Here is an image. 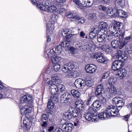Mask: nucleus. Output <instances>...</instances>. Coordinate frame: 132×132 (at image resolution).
Wrapping results in <instances>:
<instances>
[{
    "mask_svg": "<svg viewBox=\"0 0 132 132\" xmlns=\"http://www.w3.org/2000/svg\"><path fill=\"white\" fill-rule=\"evenodd\" d=\"M105 92L104 86L101 84L97 86L95 92V95L98 100L103 104L106 103V99L104 97Z\"/></svg>",
    "mask_w": 132,
    "mask_h": 132,
    "instance_id": "nucleus-1",
    "label": "nucleus"
},
{
    "mask_svg": "<svg viewBox=\"0 0 132 132\" xmlns=\"http://www.w3.org/2000/svg\"><path fill=\"white\" fill-rule=\"evenodd\" d=\"M69 47V44L66 41L61 42L59 45L56 46L52 49H51L50 52L48 53V55H50L51 53V55L55 53L60 54L62 53L63 51V48L64 47Z\"/></svg>",
    "mask_w": 132,
    "mask_h": 132,
    "instance_id": "nucleus-2",
    "label": "nucleus"
},
{
    "mask_svg": "<svg viewBox=\"0 0 132 132\" xmlns=\"http://www.w3.org/2000/svg\"><path fill=\"white\" fill-rule=\"evenodd\" d=\"M112 106V108L110 106L108 107L107 110L104 112H102L100 113L98 115V117L102 119H104L106 118H109L112 115V113H113V112L115 111V107L113 108V106Z\"/></svg>",
    "mask_w": 132,
    "mask_h": 132,
    "instance_id": "nucleus-3",
    "label": "nucleus"
},
{
    "mask_svg": "<svg viewBox=\"0 0 132 132\" xmlns=\"http://www.w3.org/2000/svg\"><path fill=\"white\" fill-rule=\"evenodd\" d=\"M60 100L62 103L66 104H70L72 101V96L69 93L66 92L61 95Z\"/></svg>",
    "mask_w": 132,
    "mask_h": 132,
    "instance_id": "nucleus-4",
    "label": "nucleus"
},
{
    "mask_svg": "<svg viewBox=\"0 0 132 132\" xmlns=\"http://www.w3.org/2000/svg\"><path fill=\"white\" fill-rule=\"evenodd\" d=\"M126 41H119L117 40H114L111 42V45L114 48H118L120 49L122 48L126 44Z\"/></svg>",
    "mask_w": 132,
    "mask_h": 132,
    "instance_id": "nucleus-5",
    "label": "nucleus"
},
{
    "mask_svg": "<svg viewBox=\"0 0 132 132\" xmlns=\"http://www.w3.org/2000/svg\"><path fill=\"white\" fill-rule=\"evenodd\" d=\"M112 102L116 104L117 110L118 111L120 110L125 104L122 98L118 96L113 98L112 100Z\"/></svg>",
    "mask_w": 132,
    "mask_h": 132,
    "instance_id": "nucleus-6",
    "label": "nucleus"
},
{
    "mask_svg": "<svg viewBox=\"0 0 132 132\" xmlns=\"http://www.w3.org/2000/svg\"><path fill=\"white\" fill-rule=\"evenodd\" d=\"M124 64V62L121 59L114 61L112 65V69L114 71L118 70L121 68Z\"/></svg>",
    "mask_w": 132,
    "mask_h": 132,
    "instance_id": "nucleus-7",
    "label": "nucleus"
},
{
    "mask_svg": "<svg viewBox=\"0 0 132 132\" xmlns=\"http://www.w3.org/2000/svg\"><path fill=\"white\" fill-rule=\"evenodd\" d=\"M7 89V87L0 82V90L1 92V93H0V99L8 97Z\"/></svg>",
    "mask_w": 132,
    "mask_h": 132,
    "instance_id": "nucleus-8",
    "label": "nucleus"
},
{
    "mask_svg": "<svg viewBox=\"0 0 132 132\" xmlns=\"http://www.w3.org/2000/svg\"><path fill=\"white\" fill-rule=\"evenodd\" d=\"M20 102L21 103H26L30 105L33 103L32 98L28 95H25L23 96L20 99Z\"/></svg>",
    "mask_w": 132,
    "mask_h": 132,
    "instance_id": "nucleus-9",
    "label": "nucleus"
},
{
    "mask_svg": "<svg viewBox=\"0 0 132 132\" xmlns=\"http://www.w3.org/2000/svg\"><path fill=\"white\" fill-rule=\"evenodd\" d=\"M32 110L31 105H26L23 106L20 110L22 115L27 114L30 113Z\"/></svg>",
    "mask_w": 132,
    "mask_h": 132,
    "instance_id": "nucleus-10",
    "label": "nucleus"
},
{
    "mask_svg": "<svg viewBox=\"0 0 132 132\" xmlns=\"http://www.w3.org/2000/svg\"><path fill=\"white\" fill-rule=\"evenodd\" d=\"M74 84L75 86L78 88H83L85 87L84 80L80 78L76 79Z\"/></svg>",
    "mask_w": 132,
    "mask_h": 132,
    "instance_id": "nucleus-11",
    "label": "nucleus"
},
{
    "mask_svg": "<svg viewBox=\"0 0 132 132\" xmlns=\"http://www.w3.org/2000/svg\"><path fill=\"white\" fill-rule=\"evenodd\" d=\"M73 128V125L70 122H65L62 126V128L67 132H71Z\"/></svg>",
    "mask_w": 132,
    "mask_h": 132,
    "instance_id": "nucleus-12",
    "label": "nucleus"
},
{
    "mask_svg": "<svg viewBox=\"0 0 132 132\" xmlns=\"http://www.w3.org/2000/svg\"><path fill=\"white\" fill-rule=\"evenodd\" d=\"M95 66L92 64H88L85 67V69L87 73H93L95 72L96 70Z\"/></svg>",
    "mask_w": 132,
    "mask_h": 132,
    "instance_id": "nucleus-13",
    "label": "nucleus"
},
{
    "mask_svg": "<svg viewBox=\"0 0 132 132\" xmlns=\"http://www.w3.org/2000/svg\"><path fill=\"white\" fill-rule=\"evenodd\" d=\"M56 99H57V98L56 97L53 96H51L50 99L49 100L47 105L48 108L52 109L54 108L55 100Z\"/></svg>",
    "mask_w": 132,
    "mask_h": 132,
    "instance_id": "nucleus-14",
    "label": "nucleus"
},
{
    "mask_svg": "<svg viewBox=\"0 0 132 132\" xmlns=\"http://www.w3.org/2000/svg\"><path fill=\"white\" fill-rule=\"evenodd\" d=\"M102 102L99 100H96L93 103L92 105L95 108L96 110H99L102 108Z\"/></svg>",
    "mask_w": 132,
    "mask_h": 132,
    "instance_id": "nucleus-15",
    "label": "nucleus"
},
{
    "mask_svg": "<svg viewBox=\"0 0 132 132\" xmlns=\"http://www.w3.org/2000/svg\"><path fill=\"white\" fill-rule=\"evenodd\" d=\"M114 4L115 5L114 9L120 7H122L125 5V0H114Z\"/></svg>",
    "mask_w": 132,
    "mask_h": 132,
    "instance_id": "nucleus-16",
    "label": "nucleus"
},
{
    "mask_svg": "<svg viewBox=\"0 0 132 132\" xmlns=\"http://www.w3.org/2000/svg\"><path fill=\"white\" fill-rule=\"evenodd\" d=\"M55 84L57 85V87L59 92H62L64 91L65 89V86L60 82V80L55 81Z\"/></svg>",
    "mask_w": 132,
    "mask_h": 132,
    "instance_id": "nucleus-17",
    "label": "nucleus"
},
{
    "mask_svg": "<svg viewBox=\"0 0 132 132\" xmlns=\"http://www.w3.org/2000/svg\"><path fill=\"white\" fill-rule=\"evenodd\" d=\"M116 11V15H117L116 17L120 16L121 17H125L126 15V13L122 10L116 8L115 9Z\"/></svg>",
    "mask_w": 132,
    "mask_h": 132,
    "instance_id": "nucleus-18",
    "label": "nucleus"
},
{
    "mask_svg": "<svg viewBox=\"0 0 132 132\" xmlns=\"http://www.w3.org/2000/svg\"><path fill=\"white\" fill-rule=\"evenodd\" d=\"M107 90H108L109 91V93H110V95L107 96L109 98H112L113 97V94H116L117 92L116 89L114 86L111 87L110 88H108Z\"/></svg>",
    "mask_w": 132,
    "mask_h": 132,
    "instance_id": "nucleus-19",
    "label": "nucleus"
},
{
    "mask_svg": "<svg viewBox=\"0 0 132 132\" xmlns=\"http://www.w3.org/2000/svg\"><path fill=\"white\" fill-rule=\"evenodd\" d=\"M52 53L50 54V55H48V56H50L51 55V60L53 63H57L61 60L60 57H58L57 55H53V54L51 55ZM54 54H53V55Z\"/></svg>",
    "mask_w": 132,
    "mask_h": 132,
    "instance_id": "nucleus-20",
    "label": "nucleus"
},
{
    "mask_svg": "<svg viewBox=\"0 0 132 132\" xmlns=\"http://www.w3.org/2000/svg\"><path fill=\"white\" fill-rule=\"evenodd\" d=\"M127 71L124 68L118 71V75L120 77V79H122L124 78L127 74Z\"/></svg>",
    "mask_w": 132,
    "mask_h": 132,
    "instance_id": "nucleus-21",
    "label": "nucleus"
},
{
    "mask_svg": "<svg viewBox=\"0 0 132 132\" xmlns=\"http://www.w3.org/2000/svg\"><path fill=\"white\" fill-rule=\"evenodd\" d=\"M113 10L111 7H109L107 10V13L108 15L111 17L114 18L117 16L116 13H113Z\"/></svg>",
    "mask_w": 132,
    "mask_h": 132,
    "instance_id": "nucleus-22",
    "label": "nucleus"
},
{
    "mask_svg": "<svg viewBox=\"0 0 132 132\" xmlns=\"http://www.w3.org/2000/svg\"><path fill=\"white\" fill-rule=\"evenodd\" d=\"M84 47H86V50L88 51L93 52L95 50V46L93 45H92L91 43H89L86 45H84Z\"/></svg>",
    "mask_w": 132,
    "mask_h": 132,
    "instance_id": "nucleus-23",
    "label": "nucleus"
},
{
    "mask_svg": "<svg viewBox=\"0 0 132 132\" xmlns=\"http://www.w3.org/2000/svg\"><path fill=\"white\" fill-rule=\"evenodd\" d=\"M108 25L105 22H101L99 26V27L100 31L101 30H104V31H106L107 30Z\"/></svg>",
    "mask_w": 132,
    "mask_h": 132,
    "instance_id": "nucleus-24",
    "label": "nucleus"
},
{
    "mask_svg": "<svg viewBox=\"0 0 132 132\" xmlns=\"http://www.w3.org/2000/svg\"><path fill=\"white\" fill-rule=\"evenodd\" d=\"M71 112H66L64 113L63 114V117L65 120H69L72 118V115L71 114Z\"/></svg>",
    "mask_w": 132,
    "mask_h": 132,
    "instance_id": "nucleus-25",
    "label": "nucleus"
},
{
    "mask_svg": "<svg viewBox=\"0 0 132 132\" xmlns=\"http://www.w3.org/2000/svg\"><path fill=\"white\" fill-rule=\"evenodd\" d=\"M122 23L119 22H116L115 24H114L113 29L114 30H118L121 29L122 28Z\"/></svg>",
    "mask_w": 132,
    "mask_h": 132,
    "instance_id": "nucleus-26",
    "label": "nucleus"
},
{
    "mask_svg": "<svg viewBox=\"0 0 132 132\" xmlns=\"http://www.w3.org/2000/svg\"><path fill=\"white\" fill-rule=\"evenodd\" d=\"M65 40L64 41H66L67 43L69 44V46L70 45V43L72 41V39L73 38V36L72 34H69L65 37Z\"/></svg>",
    "mask_w": 132,
    "mask_h": 132,
    "instance_id": "nucleus-27",
    "label": "nucleus"
},
{
    "mask_svg": "<svg viewBox=\"0 0 132 132\" xmlns=\"http://www.w3.org/2000/svg\"><path fill=\"white\" fill-rule=\"evenodd\" d=\"M71 114L72 117H77L78 116L80 117L81 114L80 111L77 109H74L71 112Z\"/></svg>",
    "mask_w": 132,
    "mask_h": 132,
    "instance_id": "nucleus-28",
    "label": "nucleus"
},
{
    "mask_svg": "<svg viewBox=\"0 0 132 132\" xmlns=\"http://www.w3.org/2000/svg\"><path fill=\"white\" fill-rule=\"evenodd\" d=\"M106 35L103 34L102 35H97V41L99 42H103V41L106 40V38L105 37Z\"/></svg>",
    "mask_w": 132,
    "mask_h": 132,
    "instance_id": "nucleus-29",
    "label": "nucleus"
},
{
    "mask_svg": "<svg viewBox=\"0 0 132 132\" xmlns=\"http://www.w3.org/2000/svg\"><path fill=\"white\" fill-rule=\"evenodd\" d=\"M71 92L72 95L76 98H79L80 95L79 92L75 90H71Z\"/></svg>",
    "mask_w": 132,
    "mask_h": 132,
    "instance_id": "nucleus-30",
    "label": "nucleus"
},
{
    "mask_svg": "<svg viewBox=\"0 0 132 132\" xmlns=\"http://www.w3.org/2000/svg\"><path fill=\"white\" fill-rule=\"evenodd\" d=\"M102 55V54L101 52H97L96 53H93L90 54V56L92 58L96 59V60L99 57Z\"/></svg>",
    "mask_w": 132,
    "mask_h": 132,
    "instance_id": "nucleus-31",
    "label": "nucleus"
},
{
    "mask_svg": "<svg viewBox=\"0 0 132 132\" xmlns=\"http://www.w3.org/2000/svg\"><path fill=\"white\" fill-rule=\"evenodd\" d=\"M77 14L75 13H72L70 12H68L66 14V16L69 18L75 19L77 17Z\"/></svg>",
    "mask_w": 132,
    "mask_h": 132,
    "instance_id": "nucleus-32",
    "label": "nucleus"
},
{
    "mask_svg": "<svg viewBox=\"0 0 132 132\" xmlns=\"http://www.w3.org/2000/svg\"><path fill=\"white\" fill-rule=\"evenodd\" d=\"M94 1L92 0L90 1H87V2L84 1L82 2V3L84 5V6H86L87 7H89L92 6L94 3Z\"/></svg>",
    "mask_w": 132,
    "mask_h": 132,
    "instance_id": "nucleus-33",
    "label": "nucleus"
},
{
    "mask_svg": "<svg viewBox=\"0 0 132 132\" xmlns=\"http://www.w3.org/2000/svg\"><path fill=\"white\" fill-rule=\"evenodd\" d=\"M93 116L91 114V113H90L86 112L84 114V117L86 120L89 121L92 119V117Z\"/></svg>",
    "mask_w": 132,
    "mask_h": 132,
    "instance_id": "nucleus-34",
    "label": "nucleus"
},
{
    "mask_svg": "<svg viewBox=\"0 0 132 132\" xmlns=\"http://www.w3.org/2000/svg\"><path fill=\"white\" fill-rule=\"evenodd\" d=\"M76 73H77L76 72L74 71H69L66 73L67 75L69 77L71 78L72 76H73L74 77H76L77 76V75H76L75 76V74H76Z\"/></svg>",
    "mask_w": 132,
    "mask_h": 132,
    "instance_id": "nucleus-35",
    "label": "nucleus"
},
{
    "mask_svg": "<svg viewBox=\"0 0 132 132\" xmlns=\"http://www.w3.org/2000/svg\"><path fill=\"white\" fill-rule=\"evenodd\" d=\"M88 18L89 20L93 21H94L96 19L95 14L93 13H89L88 14Z\"/></svg>",
    "mask_w": 132,
    "mask_h": 132,
    "instance_id": "nucleus-36",
    "label": "nucleus"
},
{
    "mask_svg": "<svg viewBox=\"0 0 132 132\" xmlns=\"http://www.w3.org/2000/svg\"><path fill=\"white\" fill-rule=\"evenodd\" d=\"M67 65L68 67L69 70L73 69L75 67V63L73 61H71L68 62L67 64Z\"/></svg>",
    "mask_w": 132,
    "mask_h": 132,
    "instance_id": "nucleus-37",
    "label": "nucleus"
},
{
    "mask_svg": "<svg viewBox=\"0 0 132 132\" xmlns=\"http://www.w3.org/2000/svg\"><path fill=\"white\" fill-rule=\"evenodd\" d=\"M85 83V87L86 85L89 87H91L93 85V82L92 81L86 79L84 80Z\"/></svg>",
    "mask_w": 132,
    "mask_h": 132,
    "instance_id": "nucleus-38",
    "label": "nucleus"
},
{
    "mask_svg": "<svg viewBox=\"0 0 132 132\" xmlns=\"http://www.w3.org/2000/svg\"><path fill=\"white\" fill-rule=\"evenodd\" d=\"M77 17H76L75 19V20H76V21H77L78 23H83L85 22V20L82 17H80L79 16L77 15Z\"/></svg>",
    "mask_w": 132,
    "mask_h": 132,
    "instance_id": "nucleus-39",
    "label": "nucleus"
},
{
    "mask_svg": "<svg viewBox=\"0 0 132 132\" xmlns=\"http://www.w3.org/2000/svg\"><path fill=\"white\" fill-rule=\"evenodd\" d=\"M37 8H39L40 10L44 11H47L48 12L47 8L46 6L42 4H39L37 6Z\"/></svg>",
    "mask_w": 132,
    "mask_h": 132,
    "instance_id": "nucleus-40",
    "label": "nucleus"
},
{
    "mask_svg": "<svg viewBox=\"0 0 132 132\" xmlns=\"http://www.w3.org/2000/svg\"><path fill=\"white\" fill-rule=\"evenodd\" d=\"M117 80V78L114 77H112L109 80L108 82L109 84L113 85L115 84Z\"/></svg>",
    "mask_w": 132,
    "mask_h": 132,
    "instance_id": "nucleus-41",
    "label": "nucleus"
},
{
    "mask_svg": "<svg viewBox=\"0 0 132 132\" xmlns=\"http://www.w3.org/2000/svg\"><path fill=\"white\" fill-rule=\"evenodd\" d=\"M57 9L56 7L54 5H51L50 7L47 8L48 12H52L55 11H56Z\"/></svg>",
    "mask_w": 132,
    "mask_h": 132,
    "instance_id": "nucleus-42",
    "label": "nucleus"
},
{
    "mask_svg": "<svg viewBox=\"0 0 132 132\" xmlns=\"http://www.w3.org/2000/svg\"><path fill=\"white\" fill-rule=\"evenodd\" d=\"M48 115L46 114H43L41 117V121H47L48 119Z\"/></svg>",
    "mask_w": 132,
    "mask_h": 132,
    "instance_id": "nucleus-43",
    "label": "nucleus"
},
{
    "mask_svg": "<svg viewBox=\"0 0 132 132\" xmlns=\"http://www.w3.org/2000/svg\"><path fill=\"white\" fill-rule=\"evenodd\" d=\"M91 31L93 33L97 34L100 31L99 27L97 26L93 27L91 29Z\"/></svg>",
    "mask_w": 132,
    "mask_h": 132,
    "instance_id": "nucleus-44",
    "label": "nucleus"
},
{
    "mask_svg": "<svg viewBox=\"0 0 132 132\" xmlns=\"http://www.w3.org/2000/svg\"><path fill=\"white\" fill-rule=\"evenodd\" d=\"M45 81L46 82V85H51L54 84L52 80H50V79L48 78H46L45 79Z\"/></svg>",
    "mask_w": 132,
    "mask_h": 132,
    "instance_id": "nucleus-45",
    "label": "nucleus"
},
{
    "mask_svg": "<svg viewBox=\"0 0 132 132\" xmlns=\"http://www.w3.org/2000/svg\"><path fill=\"white\" fill-rule=\"evenodd\" d=\"M128 57V56L127 55L125 54H122L121 55H119L118 59H121L123 62L124 60H126L127 59Z\"/></svg>",
    "mask_w": 132,
    "mask_h": 132,
    "instance_id": "nucleus-46",
    "label": "nucleus"
},
{
    "mask_svg": "<svg viewBox=\"0 0 132 132\" xmlns=\"http://www.w3.org/2000/svg\"><path fill=\"white\" fill-rule=\"evenodd\" d=\"M96 110L95 109H94L92 107H90L88 110V112H87L89 113H91L92 115H93Z\"/></svg>",
    "mask_w": 132,
    "mask_h": 132,
    "instance_id": "nucleus-47",
    "label": "nucleus"
},
{
    "mask_svg": "<svg viewBox=\"0 0 132 132\" xmlns=\"http://www.w3.org/2000/svg\"><path fill=\"white\" fill-rule=\"evenodd\" d=\"M68 69V66L67 64L64 65L63 66V67L62 71L63 72L67 73V72H68L69 71H70V70H69Z\"/></svg>",
    "mask_w": 132,
    "mask_h": 132,
    "instance_id": "nucleus-48",
    "label": "nucleus"
},
{
    "mask_svg": "<svg viewBox=\"0 0 132 132\" xmlns=\"http://www.w3.org/2000/svg\"><path fill=\"white\" fill-rule=\"evenodd\" d=\"M96 60L98 62L101 63H104L105 61L104 58L103 57V54L98 58Z\"/></svg>",
    "mask_w": 132,
    "mask_h": 132,
    "instance_id": "nucleus-49",
    "label": "nucleus"
},
{
    "mask_svg": "<svg viewBox=\"0 0 132 132\" xmlns=\"http://www.w3.org/2000/svg\"><path fill=\"white\" fill-rule=\"evenodd\" d=\"M57 63H56L53 66V69L55 71H58L59 70L60 67V65Z\"/></svg>",
    "mask_w": 132,
    "mask_h": 132,
    "instance_id": "nucleus-50",
    "label": "nucleus"
},
{
    "mask_svg": "<svg viewBox=\"0 0 132 132\" xmlns=\"http://www.w3.org/2000/svg\"><path fill=\"white\" fill-rule=\"evenodd\" d=\"M75 107H76L79 110L83 111L84 110V105L82 103L77 106H75Z\"/></svg>",
    "mask_w": 132,
    "mask_h": 132,
    "instance_id": "nucleus-51",
    "label": "nucleus"
},
{
    "mask_svg": "<svg viewBox=\"0 0 132 132\" xmlns=\"http://www.w3.org/2000/svg\"><path fill=\"white\" fill-rule=\"evenodd\" d=\"M82 2L81 3L80 2H78V3L76 4V6L79 7L80 9H83L84 8V7H86V6H84V5Z\"/></svg>",
    "mask_w": 132,
    "mask_h": 132,
    "instance_id": "nucleus-52",
    "label": "nucleus"
},
{
    "mask_svg": "<svg viewBox=\"0 0 132 132\" xmlns=\"http://www.w3.org/2000/svg\"><path fill=\"white\" fill-rule=\"evenodd\" d=\"M58 90L57 88H52L51 89V92L52 94L54 96V95H56L58 93Z\"/></svg>",
    "mask_w": 132,
    "mask_h": 132,
    "instance_id": "nucleus-53",
    "label": "nucleus"
},
{
    "mask_svg": "<svg viewBox=\"0 0 132 132\" xmlns=\"http://www.w3.org/2000/svg\"><path fill=\"white\" fill-rule=\"evenodd\" d=\"M68 29H64L62 31L61 34L62 35L63 37H65L69 34L68 33Z\"/></svg>",
    "mask_w": 132,
    "mask_h": 132,
    "instance_id": "nucleus-54",
    "label": "nucleus"
},
{
    "mask_svg": "<svg viewBox=\"0 0 132 132\" xmlns=\"http://www.w3.org/2000/svg\"><path fill=\"white\" fill-rule=\"evenodd\" d=\"M98 8L100 10L105 11H106L107 9L106 6L103 5H100L98 7Z\"/></svg>",
    "mask_w": 132,
    "mask_h": 132,
    "instance_id": "nucleus-55",
    "label": "nucleus"
},
{
    "mask_svg": "<svg viewBox=\"0 0 132 132\" xmlns=\"http://www.w3.org/2000/svg\"><path fill=\"white\" fill-rule=\"evenodd\" d=\"M123 52L124 54L127 55L128 56L131 53L132 51L130 50H129L127 49H123Z\"/></svg>",
    "mask_w": 132,
    "mask_h": 132,
    "instance_id": "nucleus-56",
    "label": "nucleus"
},
{
    "mask_svg": "<svg viewBox=\"0 0 132 132\" xmlns=\"http://www.w3.org/2000/svg\"><path fill=\"white\" fill-rule=\"evenodd\" d=\"M96 34L93 33L91 30V32L89 34V37L92 39L95 38L96 36Z\"/></svg>",
    "mask_w": 132,
    "mask_h": 132,
    "instance_id": "nucleus-57",
    "label": "nucleus"
},
{
    "mask_svg": "<svg viewBox=\"0 0 132 132\" xmlns=\"http://www.w3.org/2000/svg\"><path fill=\"white\" fill-rule=\"evenodd\" d=\"M101 2L103 3V4H108L110 3L112 1V0H100Z\"/></svg>",
    "mask_w": 132,
    "mask_h": 132,
    "instance_id": "nucleus-58",
    "label": "nucleus"
},
{
    "mask_svg": "<svg viewBox=\"0 0 132 132\" xmlns=\"http://www.w3.org/2000/svg\"><path fill=\"white\" fill-rule=\"evenodd\" d=\"M45 4L46 7L47 8H48V7H50L51 5V2L50 1L47 0L45 1Z\"/></svg>",
    "mask_w": 132,
    "mask_h": 132,
    "instance_id": "nucleus-59",
    "label": "nucleus"
},
{
    "mask_svg": "<svg viewBox=\"0 0 132 132\" xmlns=\"http://www.w3.org/2000/svg\"><path fill=\"white\" fill-rule=\"evenodd\" d=\"M110 74V73L109 71H107L105 72V73L103 75V76L102 78V79H105L106 78H107V77L109 76V74Z\"/></svg>",
    "mask_w": 132,
    "mask_h": 132,
    "instance_id": "nucleus-60",
    "label": "nucleus"
},
{
    "mask_svg": "<svg viewBox=\"0 0 132 132\" xmlns=\"http://www.w3.org/2000/svg\"><path fill=\"white\" fill-rule=\"evenodd\" d=\"M93 100V99L91 97H90L89 98L88 100L86 102V105H88L92 103V101Z\"/></svg>",
    "mask_w": 132,
    "mask_h": 132,
    "instance_id": "nucleus-61",
    "label": "nucleus"
},
{
    "mask_svg": "<svg viewBox=\"0 0 132 132\" xmlns=\"http://www.w3.org/2000/svg\"><path fill=\"white\" fill-rule=\"evenodd\" d=\"M132 39V36L130 35L128 36L127 37L125 38L124 40H122V41H126L127 42V44L128 43V41L127 40H129Z\"/></svg>",
    "mask_w": 132,
    "mask_h": 132,
    "instance_id": "nucleus-62",
    "label": "nucleus"
},
{
    "mask_svg": "<svg viewBox=\"0 0 132 132\" xmlns=\"http://www.w3.org/2000/svg\"><path fill=\"white\" fill-rule=\"evenodd\" d=\"M41 126L42 127H46L48 125L47 121H41Z\"/></svg>",
    "mask_w": 132,
    "mask_h": 132,
    "instance_id": "nucleus-63",
    "label": "nucleus"
},
{
    "mask_svg": "<svg viewBox=\"0 0 132 132\" xmlns=\"http://www.w3.org/2000/svg\"><path fill=\"white\" fill-rule=\"evenodd\" d=\"M56 12L59 14H62L64 13L65 11L64 9H60L59 10H57Z\"/></svg>",
    "mask_w": 132,
    "mask_h": 132,
    "instance_id": "nucleus-64",
    "label": "nucleus"
}]
</instances>
